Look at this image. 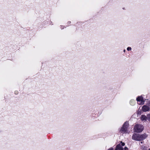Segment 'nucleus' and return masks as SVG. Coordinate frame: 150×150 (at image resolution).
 Instances as JSON below:
<instances>
[{
	"label": "nucleus",
	"mask_w": 150,
	"mask_h": 150,
	"mask_svg": "<svg viewBox=\"0 0 150 150\" xmlns=\"http://www.w3.org/2000/svg\"><path fill=\"white\" fill-rule=\"evenodd\" d=\"M147 137L146 134L140 135L138 134H134L132 137V139L137 141H140L145 139Z\"/></svg>",
	"instance_id": "1"
},
{
	"label": "nucleus",
	"mask_w": 150,
	"mask_h": 150,
	"mask_svg": "<svg viewBox=\"0 0 150 150\" xmlns=\"http://www.w3.org/2000/svg\"><path fill=\"white\" fill-rule=\"evenodd\" d=\"M144 129V127L141 125L137 124L135 125L134 127L135 131L137 132H142Z\"/></svg>",
	"instance_id": "2"
},
{
	"label": "nucleus",
	"mask_w": 150,
	"mask_h": 150,
	"mask_svg": "<svg viewBox=\"0 0 150 150\" xmlns=\"http://www.w3.org/2000/svg\"><path fill=\"white\" fill-rule=\"evenodd\" d=\"M128 125V124L127 122L125 123L121 129L120 131L121 132L123 133L127 132Z\"/></svg>",
	"instance_id": "3"
},
{
	"label": "nucleus",
	"mask_w": 150,
	"mask_h": 150,
	"mask_svg": "<svg viewBox=\"0 0 150 150\" xmlns=\"http://www.w3.org/2000/svg\"><path fill=\"white\" fill-rule=\"evenodd\" d=\"M121 144H117L115 150H123L122 146H124L125 145V144L124 142H121Z\"/></svg>",
	"instance_id": "4"
},
{
	"label": "nucleus",
	"mask_w": 150,
	"mask_h": 150,
	"mask_svg": "<svg viewBox=\"0 0 150 150\" xmlns=\"http://www.w3.org/2000/svg\"><path fill=\"white\" fill-rule=\"evenodd\" d=\"M137 100L139 104L143 105L144 104V101L142 96L138 97L137 98Z\"/></svg>",
	"instance_id": "5"
},
{
	"label": "nucleus",
	"mask_w": 150,
	"mask_h": 150,
	"mask_svg": "<svg viewBox=\"0 0 150 150\" xmlns=\"http://www.w3.org/2000/svg\"><path fill=\"white\" fill-rule=\"evenodd\" d=\"M149 110V107L146 105H144L142 107V110L144 112H146Z\"/></svg>",
	"instance_id": "6"
},
{
	"label": "nucleus",
	"mask_w": 150,
	"mask_h": 150,
	"mask_svg": "<svg viewBox=\"0 0 150 150\" xmlns=\"http://www.w3.org/2000/svg\"><path fill=\"white\" fill-rule=\"evenodd\" d=\"M141 119L142 121H146L147 118L145 115H142L141 116Z\"/></svg>",
	"instance_id": "7"
},
{
	"label": "nucleus",
	"mask_w": 150,
	"mask_h": 150,
	"mask_svg": "<svg viewBox=\"0 0 150 150\" xmlns=\"http://www.w3.org/2000/svg\"><path fill=\"white\" fill-rule=\"evenodd\" d=\"M147 119L150 121V114H148L147 115V117H146Z\"/></svg>",
	"instance_id": "8"
},
{
	"label": "nucleus",
	"mask_w": 150,
	"mask_h": 150,
	"mask_svg": "<svg viewBox=\"0 0 150 150\" xmlns=\"http://www.w3.org/2000/svg\"><path fill=\"white\" fill-rule=\"evenodd\" d=\"M127 50L128 51H129L131 50V47H128L127 48Z\"/></svg>",
	"instance_id": "9"
},
{
	"label": "nucleus",
	"mask_w": 150,
	"mask_h": 150,
	"mask_svg": "<svg viewBox=\"0 0 150 150\" xmlns=\"http://www.w3.org/2000/svg\"><path fill=\"white\" fill-rule=\"evenodd\" d=\"M107 150H114V149L112 147L109 148Z\"/></svg>",
	"instance_id": "10"
},
{
	"label": "nucleus",
	"mask_w": 150,
	"mask_h": 150,
	"mask_svg": "<svg viewBox=\"0 0 150 150\" xmlns=\"http://www.w3.org/2000/svg\"><path fill=\"white\" fill-rule=\"evenodd\" d=\"M124 149L125 150H128V149L127 147H125L124 148Z\"/></svg>",
	"instance_id": "11"
},
{
	"label": "nucleus",
	"mask_w": 150,
	"mask_h": 150,
	"mask_svg": "<svg viewBox=\"0 0 150 150\" xmlns=\"http://www.w3.org/2000/svg\"><path fill=\"white\" fill-rule=\"evenodd\" d=\"M125 51H126V50H124V52H125Z\"/></svg>",
	"instance_id": "12"
},
{
	"label": "nucleus",
	"mask_w": 150,
	"mask_h": 150,
	"mask_svg": "<svg viewBox=\"0 0 150 150\" xmlns=\"http://www.w3.org/2000/svg\"><path fill=\"white\" fill-rule=\"evenodd\" d=\"M149 150H150V148L149 149Z\"/></svg>",
	"instance_id": "13"
}]
</instances>
